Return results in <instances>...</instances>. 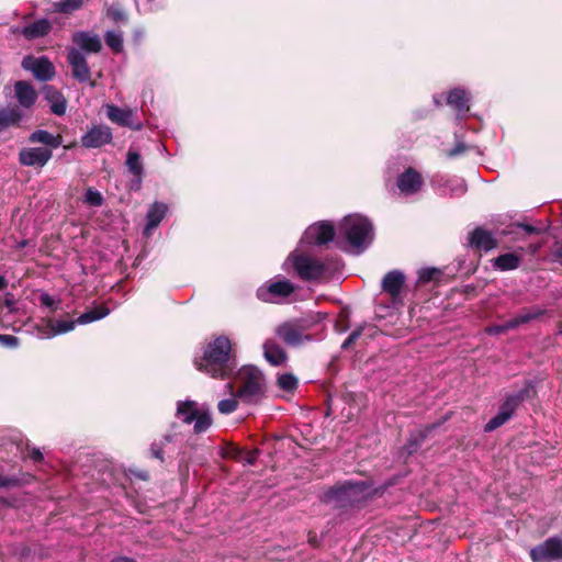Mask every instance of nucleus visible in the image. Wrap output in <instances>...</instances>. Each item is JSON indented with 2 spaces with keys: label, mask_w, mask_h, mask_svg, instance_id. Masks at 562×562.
I'll return each mask as SVG.
<instances>
[{
  "label": "nucleus",
  "mask_w": 562,
  "mask_h": 562,
  "mask_svg": "<svg viewBox=\"0 0 562 562\" xmlns=\"http://www.w3.org/2000/svg\"><path fill=\"white\" fill-rule=\"evenodd\" d=\"M364 484L362 482H353L352 488H353V495L357 491H362Z\"/></svg>",
  "instance_id": "nucleus-59"
},
{
  "label": "nucleus",
  "mask_w": 562,
  "mask_h": 562,
  "mask_svg": "<svg viewBox=\"0 0 562 562\" xmlns=\"http://www.w3.org/2000/svg\"><path fill=\"white\" fill-rule=\"evenodd\" d=\"M468 245L477 250L490 251L497 247V239L492 232L476 227L468 236Z\"/></svg>",
  "instance_id": "nucleus-18"
},
{
  "label": "nucleus",
  "mask_w": 562,
  "mask_h": 562,
  "mask_svg": "<svg viewBox=\"0 0 562 562\" xmlns=\"http://www.w3.org/2000/svg\"><path fill=\"white\" fill-rule=\"evenodd\" d=\"M53 151L43 147H26L19 153V161L26 167H44L52 158Z\"/></svg>",
  "instance_id": "nucleus-14"
},
{
  "label": "nucleus",
  "mask_w": 562,
  "mask_h": 562,
  "mask_svg": "<svg viewBox=\"0 0 562 562\" xmlns=\"http://www.w3.org/2000/svg\"><path fill=\"white\" fill-rule=\"evenodd\" d=\"M532 389L533 385L529 381L526 383L525 387L519 390L517 393L507 394L501 404L497 414L484 426V430L486 432L494 431L506 422H508L513 417L518 406L531 396Z\"/></svg>",
  "instance_id": "nucleus-3"
},
{
  "label": "nucleus",
  "mask_w": 562,
  "mask_h": 562,
  "mask_svg": "<svg viewBox=\"0 0 562 562\" xmlns=\"http://www.w3.org/2000/svg\"><path fill=\"white\" fill-rule=\"evenodd\" d=\"M112 142V132L109 126L94 125L81 137V145L86 148H99Z\"/></svg>",
  "instance_id": "nucleus-16"
},
{
  "label": "nucleus",
  "mask_w": 562,
  "mask_h": 562,
  "mask_svg": "<svg viewBox=\"0 0 562 562\" xmlns=\"http://www.w3.org/2000/svg\"><path fill=\"white\" fill-rule=\"evenodd\" d=\"M218 454L223 459H229L234 461H241L244 456V449L234 445L233 442H225L218 451Z\"/></svg>",
  "instance_id": "nucleus-35"
},
{
  "label": "nucleus",
  "mask_w": 562,
  "mask_h": 562,
  "mask_svg": "<svg viewBox=\"0 0 562 562\" xmlns=\"http://www.w3.org/2000/svg\"><path fill=\"white\" fill-rule=\"evenodd\" d=\"M19 338L13 335H0V346L15 348L19 346Z\"/></svg>",
  "instance_id": "nucleus-49"
},
{
  "label": "nucleus",
  "mask_w": 562,
  "mask_h": 562,
  "mask_svg": "<svg viewBox=\"0 0 562 562\" xmlns=\"http://www.w3.org/2000/svg\"><path fill=\"white\" fill-rule=\"evenodd\" d=\"M321 502L335 509H346L351 506V481L337 483L325 491Z\"/></svg>",
  "instance_id": "nucleus-5"
},
{
  "label": "nucleus",
  "mask_w": 562,
  "mask_h": 562,
  "mask_svg": "<svg viewBox=\"0 0 562 562\" xmlns=\"http://www.w3.org/2000/svg\"><path fill=\"white\" fill-rule=\"evenodd\" d=\"M130 472L136 476L137 479L139 480H143V481H148L150 479V474L148 471L146 470H139V471H136V470H130Z\"/></svg>",
  "instance_id": "nucleus-54"
},
{
  "label": "nucleus",
  "mask_w": 562,
  "mask_h": 562,
  "mask_svg": "<svg viewBox=\"0 0 562 562\" xmlns=\"http://www.w3.org/2000/svg\"><path fill=\"white\" fill-rule=\"evenodd\" d=\"M494 267L501 271L517 269L520 265V257L514 252L499 255L494 260Z\"/></svg>",
  "instance_id": "nucleus-32"
},
{
  "label": "nucleus",
  "mask_w": 562,
  "mask_h": 562,
  "mask_svg": "<svg viewBox=\"0 0 562 562\" xmlns=\"http://www.w3.org/2000/svg\"><path fill=\"white\" fill-rule=\"evenodd\" d=\"M335 227L330 222L322 221L307 227L304 234L306 243L323 246L327 245L335 237Z\"/></svg>",
  "instance_id": "nucleus-10"
},
{
  "label": "nucleus",
  "mask_w": 562,
  "mask_h": 562,
  "mask_svg": "<svg viewBox=\"0 0 562 562\" xmlns=\"http://www.w3.org/2000/svg\"><path fill=\"white\" fill-rule=\"evenodd\" d=\"M447 189L450 195H462L467 191V186L463 180L456 179L447 182Z\"/></svg>",
  "instance_id": "nucleus-41"
},
{
  "label": "nucleus",
  "mask_w": 562,
  "mask_h": 562,
  "mask_svg": "<svg viewBox=\"0 0 562 562\" xmlns=\"http://www.w3.org/2000/svg\"><path fill=\"white\" fill-rule=\"evenodd\" d=\"M15 98L22 108H32L37 100V92L34 87L25 80H19L14 83Z\"/></svg>",
  "instance_id": "nucleus-23"
},
{
  "label": "nucleus",
  "mask_w": 562,
  "mask_h": 562,
  "mask_svg": "<svg viewBox=\"0 0 562 562\" xmlns=\"http://www.w3.org/2000/svg\"><path fill=\"white\" fill-rule=\"evenodd\" d=\"M469 149H470V146H468L463 142H457V144L453 146V148H451L450 150L447 151V156L450 158H454V157H458V156L464 154Z\"/></svg>",
  "instance_id": "nucleus-47"
},
{
  "label": "nucleus",
  "mask_w": 562,
  "mask_h": 562,
  "mask_svg": "<svg viewBox=\"0 0 562 562\" xmlns=\"http://www.w3.org/2000/svg\"><path fill=\"white\" fill-rule=\"evenodd\" d=\"M105 44L114 52L120 53L123 49L122 35L115 32H106L104 35Z\"/></svg>",
  "instance_id": "nucleus-39"
},
{
  "label": "nucleus",
  "mask_w": 562,
  "mask_h": 562,
  "mask_svg": "<svg viewBox=\"0 0 562 562\" xmlns=\"http://www.w3.org/2000/svg\"><path fill=\"white\" fill-rule=\"evenodd\" d=\"M43 322L45 325L37 326V330L43 338H52L54 336L71 331L78 324L77 319L54 321L50 317L44 318Z\"/></svg>",
  "instance_id": "nucleus-17"
},
{
  "label": "nucleus",
  "mask_w": 562,
  "mask_h": 562,
  "mask_svg": "<svg viewBox=\"0 0 562 562\" xmlns=\"http://www.w3.org/2000/svg\"><path fill=\"white\" fill-rule=\"evenodd\" d=\"M29 142L32 144L40 143L45 145V148L53 149L58 148L63 143V136L60 134L54 135L45 130H36L29 136Z\"/></svg>",
  "instance_id": "nucleus-27"
},
{
  "label": "nucleus",
  "mask_w": 562,
  "mask_h": 562,
  "mask_svg": "<svg viewBox=\"0 0 562 562\" xmlns=\"http://www.w3.org/2000/svg\"><path fill=\"white\" fill-rule=\"evenodd\" d=\"M274 331L276 335L289 347H297L304 341L311 340V336L304 334L302 327L292 322L280 324Z\"/></svg>",
  "instance_id": "nucleus-12"
},
{
  "label": "nucleus",
  "mask_w": 562,
  "mask_h": 562,
  "mask_svg": "<svg viewBox=\"0 0 562 562\" xmlns=\"http://www.w3.org/2000/svg\"><path fill=\"white\" fill-rule=\"evenodd\" d=\"M109 313L110 310L106 306L99 305L81 314L77 318V322L81 325L89 324L105 317Z\"/></svg>",
  "instance_id": "nucleus-33"
},
{
  "label": "nucleus",
  "mask_w": 562,
  "mask_h": 562,
  "mask_svg": "<svg viewBox=\"0 0 562 562\" xmlns=\"http://www.w3.org/2000/svg\"><path fill=\"white\" fill-rule=\"evenodd\" d=\"M547 310L540 306H530L522 308L515 317L510 319L509 327H519L520 325L530 323L543 316Z\"/></svg>",
  "instance_id": "nucleus-29"
},
{
  "label": "nucleus",
  "mask_w": 562,
  "mask_h": 562,
  "mask_svg": "<svg viewBox=\"0 0 562 562\" xmlns=\"http://www.w3.org/2000/svg\"><path fill=\"white\" fill-rule=\"evenodd\" d=\"M211 425H212V418H211L210 413L207 411L206 412L199 411L196 414V418H194V427H193L194 432L195 434L204 432L210 428Z\"/></svg>",
  "instance_id": "nucleus-38"
},
{
  "label": "nucleus",
  "mask_w": 562,
  "mask_h": 562,
  "mask_svg": "<svg viewBox=\"0 0 562 562\" xmlns=\"http://www.w3.org/2000/svg\"><path fill=\"white\" fill-rule=\"evenodd\" d=\"M82 4L83 0H59L54 3V9L56 12L69 14L80 9Z\"/></svg>",
  "instance_id": "nucleus-37"
},
{
  "label": "nucleus",
  "mask_w": 562,
  "mask_h": 562,
  "mask_svg": "<svg viewBox=\"0 0 562 562\" xmlns=\"http://www.w3.org/2000/svg\"><path fill=\"white\" fill-rule=\"evenodd\" d=\"M297 276L304 281L318 280L326 273L325 265L306 255H299L293 260Z\"/></svg>",
  "instance_id": "nucleus-6"
},
{
  "label": "nucleus",
  "mask_w": 562,
  "mask_h": 562,
  "mask_svg": "<svg viewBox=\"0 0 562 562\" xmlns=\"http://www.w3.org/2000/svg\"><path fill=\"white\" fill-rule=\"evenodd\" d=\"M71 41L82 53L98 54L102 50V42L99 35L87 31H77L72 34Z\"/></svg>",
  "instance_id": "nucleus-20"
},
{
  "label": "nucleus",
  "mask_w": 562,
  "mask_h": 562,
  "mask_svg": "<svg viewBox=\"0 0 562 562\" xmlns=\"http://www.w3.org/2000/svg\"><path fill=\"white\" fill-rule=\"evenodd\" d=\"M517 227L525 231V233L528 235L536 234L538 232V229L536 227H533L529 224H518Z\"/></svg>",
  "instance_id": "nucleus-57"
},
{
  "label": "nucleus",
  "mask_w": 562,
  "mask_h": 562,
  "mask_svg": "<svg viewBox=\"0 0 562 562\" xmlns=\"http://www.w3.org/2000/svg\"><path fill=\"white\" fill-rule=\"evenodd\" d=\"M349 346H351V334H349L346 339L344 340L341 348L347 349Z\"/></svg>",
  "instance_id": "nucleus-60"
},
{
  "label": "nucleus",
  "mask_w": 562,
  "mask_h": 562,
  "mask_svg": "<svg viewBox=\"0 0 562 562\" xmlns=\"http://www.w3.org/2000/svg\"><path fill=\"white\" fill-rule=\"evenodd\" d=\"M20 480L14 476H0V488L9 486H19Z\"/></svg>",
  "instance_id": "nucleus-53"
},
{
  "label": "nucleus",
  "mask_w": 562,
  "mask_h": 562,
  "mask_svg": "<svg viewBox=\"0 0 562 562\" xmlns=\"http://www.w3.org/2000/svg\"><path fill=\"white\" fill-rule=\"evenodd\" d=\"M307 541L313 548H318L321 546L317 535L314 531L308 532Z\"/></svg>",
  "instance_id": "nucleus-56"
},
{
  "label": "nucleus",
  "mask_w": 562,
  "mask_h": 562,
  "mask_svg": "<svg viewBox=\"0 0 562 562\" xmlns=\"http://www.w3.org/2000/svg\"><path fill=\"white\" fill-rule=\"evenodd\" d=\"M359 335H360V333H359V331H353V334H352L353 340H355Z\"/></svg>",
  "instance_id": "nucleus-64"
},
{
  "label": "nucleus",
  "mask_w": 562,
  "mask_h": 562,
  "mask_svg": "<svg viewBox=\"0 0 562 562\" xmlns=\"http://www.w3.org/2000/svg\"><path fill=\"white\" fill-rule=\"evenodd\" d=\"M15 296L11 292L4 293V295L0 300V305L2 307L8 308L9 313H14L16 311L15 307Z\"/></svg>",
  "instance_id": "nucleus-45"
},
{
  "label": "nucleus",
  "mask_w": 562,
  "mask_h": 562,
  "mask_svg": "<svg viewBox=\"0 0 562 562\" xmlns=\"http://www.w3.org/2000/svg\"><path fill=\"white\" fill-rule=\"evenodd\" d=\"M238 387L235 397L246 404H258L266 397V381L255 366H244L236 375Z\"/></svg>",
  "instance_id": "nucleus-2"
},
{
  "label": "nucleus",
  "mask_w": 562,
  "mask_h": 562,
  "mask_svg": "<svg viewBox=\"0 0 562 562\" xmlns=\"http://www.w3.org/2000/svg\"><path fill=\"white\" fill-rule=\"evenodd\" d=\"M85 202L91 206H101L104 203V199L99 191L88 188L85 194Z\"/></svg>",
  "instance_id": "nucleus-40"
},
{
  "label": "nucleus",
  "mask_w": 562,
  "mask_h": 562,
  "mask_svg": "<svg viewBox=\"0 0 562 562\" xmlns=\"http://www.w3.org/2000/svg\"><path fill=\"white\" fill-rule=\"evenodd\" d=\"M439 273V271L435 268H427V269H423L420 272H419V281L420 282H429L431 281L432 279H435V277Z\"/></svg>",
  "instance_id": "nucleus-51"
},
{
  "label": "nucleus",
  "mask_w": 562,
  "mask_h": 562,
  "mask_svg": "<svg viewBox=\"0 0 562 562\" xmlns=\"http://www.w3.org/2000/svg\"><path fill=\"white\" fill-rule=\"evenodd\" d=\"M23 113L18 106H0V133L10 128L19 127Z\"/></svg>",
  "instance_id": "nucleus-26"
},
{
  "label": "nucleus",
  "mask_w": 562,
  "mask_h": 562,
  "mask_svg": "<svg viewBox=\"0 0 562 562\" xmlns=\"http://www.w3.org/2000/svg\"><path fill=\"white\" fill-rule=\"evenodd\" d=\"M108 16H110L115 23L127 22L126 13L117 7L110 8L108 10Z\"/></svg>",
  "instance_id": "nucleus-46"
},
{
  "label": "nucleus",
  "mask_w": 562,
  "mask_h": 562,
  "mask_svg": "<svg viewBox=\"0 0 562 562\" xmlns=\"http://www.w3.org/2000/svg\"><path fill=\"white\" fill-rule=\"evenodd\" d=\"M470 97L469 93L462 88L452 89L447 97V103L458 112V116H464L469 110Z\"/></svg>",
  "instance_id": "nucleus-25"
},
{
  "label": "nucleus",
  "mask_w": 562,
  "mask_h": 562,
  "mask_svg": "<svg viewBox=\"0 0 562 562\" xmlns=\"http://www.w3.org/2000/svg\"><path fill=\"white\" fill-rule=\"evenodd\" d=\"M110 562H137V561L133 558L121 555V557H116V558L112 559Z\"/></svg>",
  "instance_id": "nucleus-58"
},
{
  "label": "nucleus",
  "mask_w": 562,
  "mask_h": 562,
  "mask_svg": "<svg viewBox=\"0 0 562 562\" xmlns=\"http://www.w3.org/2000/svg\"><path fill=\"white\" fill-rule=\"evenodd\" d=\"M260 454V450L258 448H255L252 450L246 451L244 449V456L243 460L245 463L254 465Z\"/></svg>",
  "instance_id": "nucleus-50"
},
{
  "label": "nucleus",
  "mask_w": 562,
  "mask_h": 562,
  "mask_svg": "<svg viewBox=\"0 0 562 562\" xmlns=\"http://www.w3.org/2000/svg\"><path fill=\"white\" fill-rule=\"evenodd\" d=\"M299 380L292 373H282L277 379V385L285 392H294L297 389Z\"/></svg>",
  "instance_id": "nucleus-36"
},
{
  "label": "nucleus",
  "mask_w": 562,
  "mask_h": 562,
  "mask_svg": "<svg viewBox=\"0 0 562 562\" xmlns=\"http://www.w3.org/2000/svg\"><path fill=\"white\" fill-rule=\"evenodd\" d=\"M106 115L109 120L120 126L128 127L133 131H139L143 127L142 122L136 119V112L131 109H122L117 105H108Z\"/></svg>",
  "instance_id": "nucleus-13"
},
{
  "label": "nucleus",
  "mask_w": 562,
  "mask_h": 562,
  "mask_svg": "<svg viewBox=\"0 0 562 562\" xmlns=\"http://www.w3.org/2000/svg\"><path fill=\"white\" fill-rule=\"evenodd\" d=\"M67 63L71 68V76L80 83L89 82L91 87L95 82L91 80V69L88 65L85 54L78 48L70 47L67 49Z\"/></svg>",
  "instance_id": "nucleus-7"
},
{
  "label": "nucleus",
  "mask_w": 562,
  "mask_h": 562,
  "mask_svg": "<svg viewBox=\"0 0 562 562\" xmlns=\"http://www.w3.org/2000/svg\"><path fill=\"white\" fill-rule=\"evenodd\" d=\"M44 98L49 103L50 112L61 116L67 110V100L64 94L53 86H45L43 89Z\"/></svg>",
  "instance_id": "nucleus-24"
},
{
  "label": "nucleus",
  "mask_w": 562,
  "mask_h": 562,
  "mask_svg": "<svg viewBox=\"0 0 562 562\" xmlns=\"http://www.w3.org/2000/svg\"><path fill=\"white\" fill-rule=\"evenodd\" d=\"M195 368L215 379L228 378L235 369V355L232 342L226 336L210 341L201 358L194 359Z\"/></svg>",
  "instance_id": "nucleus-1"
},
{
  "label": "nucleus",
  "mask_w": 562,
  "mask_h": 562,
  "mask_svg": "<svg viewBox=\"0 0 562 562\" xmlns=\"http://www.w3.org/2000/svg\"><path fill=\"white\" fill-rule=\"evenodd\" d=\"M404 283V273L400 270H392L384 276L381 286L382 290L387 293L393 301H396L401 296Z\"/></svg>",
  "instance_id": "nucleus-22"
},
{
  "label": "nucleus",
  "mask_w": 562,
  "mask_h": 562,
  "mask_svg": "<svg viewBox=\"0 0 562 562\" xmlns=\"http://www.w3.org/2000/svg\"><path fill=\"white\" fill-rule=\"evenodd\" d=\"M236 398L237 397L225 398V400L220 401L218 405H217L220 413L227 415V414L235 412L238 406V402Z\"/></svg>",
  "instance_id": "nucleus-42"
},
{
  "label": "nucleus",
  "mask_w": 562,
  "mask_h": 562,
  "mask_svg": "<svg viewBox=\"0 0 562 562\" xmlns=\"http://www.w3.org/2000/svg\"><path fill=\"white\" fill-rule=\"evenodd\" d=\"M52 31V23L48 19H40L23 27L13 29L14 34L22 35L27 41H34L46 36Z\"/></svg>",
  "instance_id": "nucleus-21"
},
{
  "label": "nucleus",
  "mask_w": 562,
  "mask_h": 562,
  "mask_svg": "<svg viewBox=\"0 0 562 562\" xmlns=\"http://www.w3.org/2000/svg\"><path fill=\"white\" fill-rule=\"evenodd\" d=\"M199 409L194 401H180L177 403V415L182 417L183 423L191 424L196 418Z\"/></svg>",
  "instance_id": "nucleus-31"
},
{
  "label": "nucleus",
  "mask_w": 562,
  "mask_h": 562,
  "mask_svg": "<svg viewBox=\"0 0 562 562\" xmlns=\"http://www.w3.org/2000/svg\"><path fill=\"white\" fill-rule=\"evenodd\" d=\"M424 437H425L424 435H420V438L412 437L408 440V442L406 445V450H407L408 454L414 453L418 449V447H419L420 442L423 441Z\"/></svg>",
  "instance_id": "nucleus-52"
},
{
  "label": "nucleus",
  "mask_w": 562,
  "mask_h": 562,
  "mask_svg": "<svg viewBox=\"0 0 562 562\" xmlns=\"http://www.w3.org/2000/svg\"><path fill=\"white\" fill-rule=\"evenodd\" d=\"M532 562H552L562 559V539L550 537L544 542L531 548Z\"/></svg>",
  "instance_id": "nucleus-9"
},
{
  "label": "nucleus",
  "mask_w": 562,
  "mask_h": 562,
  "mask_svg": "<svg viewBox=\"0 0 562 562\" xmlns=\"http://www.w3.org/2000/svg\"><path fill=\"white\" fill-rule=\"evenodd\" d=\"M295 288L289 280H278L257 290V296L262 302H274L276 299H284L294 292Z\"/></svg>",
  "instance_id": "nucleus-11"
},
{
  "label": "nucleus",
  "mask_w": 562,
  "mask_h": 562,
  "mask_svg": "<svg viewBox=\"0 0 562 562\" xmlns=\"http://www.w3.org/2000/svg\"><path fill=\"white\" fill-rule=\"evenodd\" d=\"M557 256L562 260V245L558 247Z\"/></svg>",
  "instance_id": "nucleus-63"
},
{
  "label": "nucleus",
  "mask_w": 562,
  "mask_h": 562,
  "mask_svg": "<svg viewBox=\"0 0 562 562\" xmlns=\"http://www.w3.org/2000/svg\"><path fill=\"white\" fill-rule=\"evenodd\" d=\"M21 66L24 70L31 71L40 81H49L56 71L53 63L46 56L35 57L27 55L22 59Z\"/></svg>",
  "instance_id": "nucleus-8"
},
{
  "label": "nucleus",
  "mask_w": 562,
  "mask_h": 562,
  "mask_svg": "<svg viewBox=\"0 0 562 562\" xmlns=\"http://www.w3.org/2000/svg\"><path fill=\"white\" fill-rule=\"evenodd\" d=\"M29 457L34 461V462H41L43 461L44 457H43V453L41 452L40 449L37 448H33L30 453H29Z\"/></svg>",
  "instance_id": "nucleus-55"
},
{
  "label": "nucleus",
  "mask_w": 562,
  "mask_h": 562,
  "mask_svg": "<svg viewBox=\"0 0 562 562\" xmlns=\"http://www.w3.org/2000/svg\"><path fill=\"white\" fill-rule=\"evenodd\" d=\"M40 303L42 306H45L50 310V312H55L58 310L59 301H56L48 293H42L40 295Z\"/></svg>",
  "instance_id": "nucleus-44"
},
{
  "label": "nucleus",
  "mask_w": 562,
  "mask_h": 562,
  "mask_svg": "<svg viewBox=\"0 0 562 562\" xmlns=\"http://www.w3.org/2000/svg\"><path fill=\"white\" fill-rule=\"evenodd\" d=\"M396 184L401 193L412 195L420 190L423 178L417 170L409 167L398 176Z\"/></svg>",
  "instance_id": "nucleus-19"
},
{
  "label": "nucleus",
  "mask_w": 562,
  "mask_h": 562,
  "mask_svg": "<svg viewBox=\"0 0 562 562\" xmlns=\"http://www.w3.org/2000/svg\"><path fill=\"white\" fill-rule=\"evenodd\" d=\"M509 325H510V319L505 322L502 325H494V326L487 327L486 333L490 335H498V334H502V333H505L507 330L515 328V327H509Z\"/></svg>",
  "instance_id": "nucleus-48"
},
{
  "label": "nucleus",
  "mask_w": 562,
  "mask_h": 562,
  "mask_svg": "<svg viewBox=\"0 0 562 562\" xmlns=\"http://www.w3.org/2000/svg\"><path fill=\"white\" fill-rule=\"evenodd\" d=\"M125 166L133 176L130 182V189L135 191L140 190L145 175L144 164L140 154L132 147L126 153Z\"/></svg>",
  "instance_id": "nucleus-15"
},
{
  "label": "nucleus",
  "mask_w": 562,
  "mask_h": 562,
  "mask_svg": "<svg viewBox=\"0 0 562 562\" xmlns=\"http://www.w3.org/2000/svg\"><path fill=\"white\" fill-rule=\"evenodd\" d=\"M2 505L10 506L11 504L7 498L0 497V506Z\"/></svg>",
  "instance_id": "nucleus-62"
},
{
  "label": "nucleus",
  "mask_w": 562,
  "mask_h": 562,
  "mask_svg": "<svg viewBox=\"0 0 562 562\" xmlns=\"http://www.w3.org/2000/svg\"><path fill=\"white\" fill-rule=\"evenodd\" d=\"M375 231L372 222L360 214H353V256L364 252L373 243Z\"/></svg>",
  "instance_id": "nucleus-4"
},
{
  "label": "nucleus",
  "mask_w": 562,
  "mask_h": 562,
  "mask_svg": "<svg viewBox=\"0 0 562 562\" xmlns=\"http://www.w3.org/2000/svg\"><path fill=\"white\" fill-rule=\"evenodd\" d=\"M7 285H8V280L3 276H0V291L5 289Z\"/></svg>",
  "instance_id": "nucleus-61"
},
{
  "label": "nucleus",
  "mask_w": 562,
  "mask_h": 562,
  "mask_svg": "<svg viewBox=\"0 0 562 562\" xmlns=\"http://www.w3.org/2000/svg\"><path fill=\"white\" fill-rule=\"evenodd\" d=\"M172 439H173V436L171 434H167L160 440L154 441L149 448V457L159 460L160 463H164L165 462L164 447L167 443H170L172 441Z\"/></svg>",
  "instance_id": "nucleus-34"
},
{
  "label": "nucleus",
  "mask_w": 562,
  "mask_h": 562,
  "mask_svg": "<svg viewBox=\"0 0 562 562\" xmlns=\"http://www.w3.org/2000/svg\"><path fill=\"white\" fill-rule=\"evenodd\" d=\"M166 212H167V205L165 203L155 202L150 205V207L146 214L147 224L144 229L145 235H149L150 231L156 228L160 224V222L162 221V218L166 215Z\"/></svg>",
  "instance_id": "nucleus-30"
},
{
  "label": "nucleus",
  "mask_w": 562,
  "mask_h": 562,
  "mask_svg": "<svg viewBox=\"0 0 562 562\" xmlns=\"http://www.w3.org/2000/svg\"><path fill=\"white\" fill-rule=\"evenodd\" d=\"M339 232L344 235L346 244L351 246V215L345 216Z\"/></svg>",
  "instance_id": "nucleus-43"
},
{
  "label": "nucleus",
  "mask_w": 562,
  "mask_h": 562,
  "mask_svg": "<svg viewBox=\"0 0 562 562\" xmlns=\"http://www.w3.org/2000/svg\"><path fill=\"white\" fill-rule=\"evenodd\" d=\"M266 360L272 366H280L288 359V355L273 339H267L263 344Z\"/></svg>",
  "instance_id": "nucleus-28"
}]
</instances>
